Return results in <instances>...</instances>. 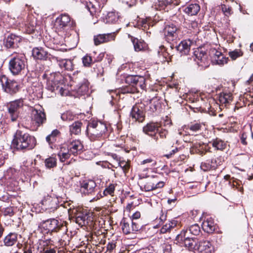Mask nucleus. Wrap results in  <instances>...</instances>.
<instances>
[{"instance_id":"obj_50","label":"nucleus","mask_w":253,"mask_h":253,"mask_svg":"<svg viewBox=\"0 0 253 253\" xmlns=\"http://www.w3.org/2000/svg\"><path fill=\"white\" fill-rule=\"evenodd\" d=\"M221 9L225 15L228 16L232 13L231 7L224 4H221Z\"/></svg>"},{"instance_id":"obj_21","label":"nucleus","mask_w":253,"mask_h":253,"mask_svg":"<svg viewBox=\"0 0 253 253\" xmlns=\"http://www.w3.org/2000/svg\"><path fill=\"white\" fill-rule=\"evenodd\" d=\"M212 247L208 241H202L197 244L196 251L201 253H211Z\"/></svg>"},{"instance_id":"obj_52","label":"nucleus","mask_w":253,"mask_h":253,"mask_svg":"<svg viewBox=\"0 0 253 253\" xmlns=\"http://www.w3.org/2000/svg\"><path fill=\"white\" fill-rule=\"evenodd\" d=\"M118 165L122 168L125 173H126L129 168V165L128 162L125 161H119Z\"/></svg>"},{"instance_id":"obj_38","label":"nucleus","mask_w":253,"mask_h":253,"mask_svg":"<svg viewBox=\"0 0 253 253\" xmlns=\"http://www.w3.org/2000/svg\"><path fill=\"white\" fill-rule=\"evenodd\" d=\"M183 230H188L189 236L192 235H198L200 233V227L198 224H194L189 227L188 228L184 229Z\"/></svg>"},{"instance_id":"obj_45","label":"nucleus","mask_w":253,"mask_h":253,"mask_svg":"<svg viewBox=\"0 0 253 253\" xmlns=\"http://www.w3.org/2000/svg\"><path fill=\"white\" fill-rule=\"evenodd\" d=\"M82 62L83 65L85 67H90L91 64L94 63L92 57L88 54H86L82 58Z\"/></svg>"},{"instance_id":"obj_2","label":"nucleus","mask_w":253,"mask_h":253,"mask_svg":"<svg viewBox=\"0 0 253 253\" xmlns=\"http://www.w3.org/2000/svg\"><path fill=\"white\" fill-rule=\"evenodd\" d=\"M106 124L97 121L88 122L86 127V133L91 141L99 139L107 131Z\"/></svg>"},{"instance_id":"obj_62","label":"nucleus","mask_w":253,"mask_h":253,"mask_svg":"<svg viewBox=\"0 0 253 253\" xmlns=\"http://www.w3.org/2000/svg\"><path fill=\"white\" fill-rule=\"evenodd\" d=\"M105 154L107 155L111 156L114 160H116L118 162H119L120 160V158L116 154H113L109 152H105Z\"/></svg>"},{"instance_id":"obj_47","label":"nucleus","mask_w":253,"mask_h":253,"mask_svg":"<svg viewBox=\"0 0 253 253\" xmlns=\"http://www.w3.org/2000/svg\"><path fill=\"white\" fill-rule=\"evenodd\" d=\"M243 52L240 49H235L229 52V55L232 60H235L237 58L243 55Z\"/></svg>"},{"instance_id":"obj_39","label":"nucleus","mask_w":253,"mask_h":253,"mask_svg":"<svg viewBox=\"0 0 253 253\" xmlns=\"http://www.w3.org/2000/svg\"><path fill=\"white\" fill-rule=\"evenodd\" d=\"M4 244L7 246H11L16 243V234L10 233L4 239Z\"/></svg>"},{"instance_id":"obj_12","label":"nucleus","mask_w":253,"mask_h":253,"mask_svg":"<svg viewBox=\"0 0 253 253\" xmlns=\"http://www.w3.org/2000/svg\"><path fill=\"white\" fill-rule=\"evenodd\" d=\"M178 29L173 24L166 25L164 29V34L169 41L176 40L178 37Z\"/></svg>"},{"instance_id":"obj_36","label":"nucleus","mask_w":253,"mask_h":253,"mask_svg":"<svg viewBox=\"0 0 253 253\" xmlns=\"http://www.w3.org/2000/svg\"><path fill=\"white\" fill-rule=\"evenodd\" d=\"M60 132L57 129L53 130L51 134L46 137V141L50 144H52L56 142L57 138L59 136Z\"/></svg>"},{"instance_id":"obj_40","label":"nucleus","mask_w":253,"mask_h":253,"mask_svg":"<svg viewBox=\"0 0 253 253\" xmlns=\"http://www.w3.org/2000/svg\"><path fill=\"white\" fill-rule=\"evenodd\" d=\"M8 112L11 115V119L12 122L16 121V117L14 116V113L16 111V101L10 102L7 105Z\"/></svg>"},{"instance_id":"obj_53","label":"nucleus","mask_w":253,"mask_h":253,"mask_svg":"<svg viewBox=\"0 0 253 253\" xmlns=\"http://www.w3.org/2000/svg\"><path fill=\"white\" fill-rule=\"evenodd\" d=\"M248 137V135L246 133L243 132L240 135V139L241 143L244 145H247L248 144V142L247 141V139Z\"/></svg>"},{"instance_id":"obj_41","label":"nucleus","mask_w":253,"mask_h":253,"mask_svg":"<svg viewBox=\"0 0 253 253\" xmlns=\"http://www.w3.org/2000/svg\"><path fill=\"white\" fill-rule=\"evenodd\" d=\"M45 166L47 169H51L56 166L57 159L53 157H50L44 161Z\"/></svg>"},{"instance_id":"obj_19","label":"nucleus","mask_w":253,"mask_h":253,"mask_svg":"<svg viewBox=\"0 0 253 253\" xmlns=\"http://www.w3.org/2000/svg\"><path fill=\"white\" fill-rule=\"evenodd\" d=\"M68 149L70 153L74 155H77L83 151L84 146L80 140H75L68 145Z\"/></svg>"},{"instance_id":"obj_23","label":"nucleus","mask_w":253,"mask_h":253,"mask_svg":"<svg viewBox=\"0 0 253 253\" xmlns=\"http://www.w3.org/2000/svg\"><path fill=\"white\" fill-rule=\"evenodd\" d=\"M203 229L207 233H212L215 230V224L211 217H208L202 223Z\"/></svg>"},{"instance_id":"obj_55","label":"nucleus","mask_w":253,"mask_h":253,"mask_svg":"<svg viewBox=\"0 0 253 253\" xmlns=\"http://www.w3.org/2000/svg\"><path fill=\"white\" fill-rule=\"evenodd\" d=\"M4 214L5 215L12 216L14 214L13 209L12 207H8L4 210Z\"/></svg>"},{"instance_id":"obj_24","label":"nucleus","mask_w":253,"mask_h":253,"mask_svg":"<svg viewBox=\"0 0 253 253\" xmlns=\"http://www.w3.org/2000/svg\"><path fill=\"white\" fill-rule=\"evenodd\" d=\"M173 0H158L155 4V8L157 10L168 11V7L172 3Z\"/></svg>"},{"instance_id":"obj_28","label":"nucleus","mask_w":253,"mask_h":253,"mask_svg":"<svg viewBox=\"0 0 253 253\" xmlns=\"http://www.w3.org/2000/svg\"><path fill=\"white\" fill-rule=\"evenodd\" d=\"M200 9V7L198 4H191L186 7L184 9V12L189 15L192 16L196 15Z\"/></svg>"},{"instance_id":"obj_48","label":"nucleus","mask_w":253,"mask_h":253,"mask_svg":"<svg viewBox=\"0 0 253 253\" xmlns=\"http://www.w3.org/2000/svg\"><path fill=\"white\" fill-rule=\"evenodd\" d=\"M9 70L12 75L16 74V57H12L9 61Z\"/></svg>"},{"instance_id":"obj_61","label":"nucleus","mask_w":253,"mask_h":253,"mask_svg":"<svg viewBox=\"0 0 253 253\" xmlns=\"http://www.w3.org/2000/svg\"><path fill=\"white\" fill-rule=\"evenodd\" d=\"M131 220L135 221L139 219L140 217V213L139 211H136L132 215Z\"/></svg>"},{"instance_id":"obj_11","label":"nucleus","mask_w":253,"mask_h":253,"mask_svg":"<svg viewBox=\"0 0 253 253\" xmlns=\"http://www.w3.org/2000/svg\"><path fill=\"white\" fill-rule=\"evenodd\" d=\"M55 26L58 29H64L67 27L73 26V21H71L70 16L66 14H61L55 20Z\"/></svg>"},{"instance_id":"obj_33","label":"nucleus","mask_w":253,"mask_h":253,"mask_svg":"<svg viewBox=\"0 0 253 253\" xmlns=\"http://www.w3.org/2000/svg\"><path fill=\"white\" fill-rule=\"evenodd\" d=\"M177 224V221L175 220L169 221L168 223H166L163 225V227L160 229V233L164 234L167 232H169L171 230L175 227Z\"/></svg>"},{"instance_id":"obj_25","label":"nucleus","mask_w":253,"mask_h":253,"mask_svg":"<svg viewBox=\"0 0 253 253\" xmlns=\"http://www.w3.org/2000/svg\"><path fill=\"white\" fill-rule=\"evenodd\" d=\"M119 15L115 11L109 12L104 20V22L108 24H114L118 22L119 20Z\"/></svg>"},{"instance_id":"obj_29","label":"nucleus","mask_w":253,"mask_h":253,"mask_svg":"<svg viewBox=\"0 0 253 253\" xmlns=\"http://www.w3.org/2000/svg\"><path fill=\"white\" fill-rule=\"evenodd\" d=\"M68 212L71 214H75L76 216V222L80 224H81L82 223H84V222L87 219L86 214H84L83 213H77V210L76 209H73L71 210V209L68 210Z\"/></svg>"},{"instance_id":"obj_30","label":"nucleus","mask_w":253,"mask_h":253,"mask_svg":"<svg viewBox=\"0 0 253 253\" xmlns=\"http://www.w3.org/2000/svg\"><path fill=\"white\" fill-rule=\"evenodd\" d=\"M232 100V95L230 92H223L219 95V101L220 103L224 104L225 106Z\"/></svg>"},{"instance_id":"obj_32","label":"nucleus","mask_w":253,"mask_h":253,"mask_svg":"<svg viewBox=\"0 0 253 253\" xmlns=\"http://www.w3.org/2000/svg\"><path fill=\"white\" fill-rule=\"evenodd\" d=\"M210 143H211L212 146L217 150H223L226 146V143L219 138L213 139Z\"/></svg>"},{"instance_id":"obj_44","label":"nucleus","mask_w":253,"mask_h":253,"mask_svg":"<svg viewBox=\"0 0 253 253\" xmlns=\"http://www.w3.org/2000/svg\"><path fill=\"white\" fill-rule=\"evenodd\" d=\"M25 58L24 56H21V58H17V74L24 69L25 66Z\"/></svg>"},{"instance_id":"obj_34","label":"nucleus","mask_w":253,"mask_h":253,"mask_svg":"<svg viewBox=\"0 0 253 253\" xmlns=\"http://www.w3.org/2000/svg\"><path fill=\"white\" fill-rule=\"evenodd\" d=\"M116 185L114 184H110L107 186L104 190L102 195L101 193L99 195L97 196L96 200L99 199L100 197L107 196H113L114 194V191L115 189Z\"/></svg>"},{"instance_id":"obj_26","label":"nucleus","mask_w":253,"mask_h":253,"mask_svg":"<svg viewBox=\"0 0 253 253\" xmlns=\"http://www.w3.org/2000/svg\"><path fill=\"white\" fill-rule=\"evenodd\" d=\"M131 41L135 51H142L146 47V44L143 41L139 40L138 39L132 37H131Z\"/></svg>"},{"instance_id":"obj_56","label":"nucleus","mask_w":253,"mask_h":253,"mask_svg":"<svg viewBox=\"0 0 253 253\" xmlns=\"http://www.w3.org/2000/svg\"><path fill=\"white\" fill-rule=\"evenodd\" d=\"M148 163H152L151 166H155L156 164V162L152 159L149 158L143 160L140 163L141 165H145Z\"/></svg>"},{"instance_id":"obj_49","label":"nucleus","mask_w":253,"mask_h":253,"mask_svg":"<svg viewBox=\"0 0 253 253\" xmlns=\"http://www.w3.org/2000/svg\"><path fill=\"white\" fill-rule=\"evenodd\" d=\"M188 127L190 130L194 132H197L201 130L202 125L200 123H198L191 124L188 126Z\"/></svg>"},{"instance_id":"obj_15","label":"nucleus","mask_w":253,"mask_h":253,"mask_svg":"<svg viewBox=\"0 0 253 253\" xmlns=\"http://www.w3.org/2000/svg\"><path fill=\"white\" fill-rule=\"evenodd\" d=\"M31 117L33 124L37 126H39L46 121L45 114L41 110H33Z\"/></svg>"},{"instance_id":"obj_5","label":"nucleus","mask_w":253,"mask_h":253,"mask_svg":"<svg viewBox=\"0 0 253 253\" xmlns=\"http://www.w3.org/2000/svg\"><path fill=\"white\" fill-rule=\"evenodd\" d=\"M176 240L190 251H196L197 241L194 238L189 236L188 230H182L177 235Z\"/></svg>"},{"instance_id":"obj_16","label":"nucleus","mask_w":253,"mask_h":253,"mask_svg":"<svg viewBox=\"0 0 253 253\" xmlns=\"http://www.w3.org/2000/svg\"><path fill=\"white\" fill-rule=\"evenodd\" d=\"M96 183L92 180H84L80 184L81 191L84 194H91L95 191Z\"/></svg>"},{"instance_id":"obj_63","label":"nucleus","mask_w":253,"mask_h":253,"mask_svg":"<svg viewBox=\"0 0 253 253\" xmlns=\"http://www.w3.org/2000/svg\"><path fill=\"white\" fill-rule=\"evenodd\" d=\"M178 149L177 148H175L174 149H173L169 154H167L165 155V156L168 158H170L171 157V156L175 154L177 151Z\"/></svg>"},{"instance_id":"obj_17","label":"nucleus","mask_w":253,"mask_h":253,"mask_svg":"<svg viewBox=\"0 0 253 253\" xmlns=\"http://www.w3.org/2000/svg\"><path fill=\"white\" fill-rule=\"evenodd\" d=\"M41 203L45 209L54 211L58 207V200L56 197L47 195L42 200Z\"/></svg>"},{"instance_id":"obj_18","label":"nucleus","mask_w":253,"mask_h":253,"mask_svg":"<svg viewBox=\"0 0 253 253\" xmlns=\"http://www.w3.org/2000/svg\"><path fill=\"white\" fill-rule=\"evenodd\" d=\"M115 38V33H109L107 34H99L94 37V42L95 45H98L103 42L114 41Z\"/></svg>"},{"instance_id":"obj_20","label":"nucleus","mask_w":253,"mask_h":253,"mask_svg":"<svg viewBox=\"0 0 253 253\" xmlns=\"http://www.w3.org/2000/svg\"><path fill=\"white\" fill-rule=\"evenodd\" d=\"M192 42L190 40L181 41L176 46V49L181 55H187L190 50Z\"/></svg>"},{"instance_id":"obj_22","label":"nucleus","mask_w":253,"mask_h":253,"mask_svg":"<svg viewBox=\"0 0 253 253\" xmlns=\"http://www.w3.org/2000/svg\"><path fill=\"white\" fill-rule=\"evenodd\" d=\"M32 55L34 58L40 60H46L48 58V53L42 47L33 48Z\"/></svg>"},{"instance_id":"obj_8","label":"nucleus","mask_w":253,"mask_h":253,"mask_svg":"<svg viewBox=\"0 0 253 253\" xmlns=\"http://www.w3.org/2000/svg\"><path fill=\"white\" fill-rule=\"evenodd\" d=\"M160 126L157 123L151 122L143 126V131L146 134L153 138L155 141H158L157 134L158 132Z\"/></svg>"},{"instance_id":"obj_14","label":"nucleus","mask_w":253,"mask_h":253,"mask_svg":"<svg viewBox=\"0 0 253 253\" xmlns=\"http://www.w3.org/2000/svg\"><path fill=\"white\" fill-rule=\"evenodd\" d=\"M195 60L199 66L206 67L208 64L207 55L202 48L197 49L194 52Z\"/></svg>"},{"instance_id":"obj_35","label":"nucleus","mask_w":253,"mask_h":253,"mask_svg":"<svg viewBox=\"0 0 253 253\" xmlns=\"http://www.w3.org/2000/svg\"><path fill=\"white\" fill-rule=\"evenodd\" d=\"M59 82L57 80H53L49 79L47 81L46 89L48 90L53 92L55 89L59 88Z\"/></svg>"},{"instance_id":"obj_46","label":"nucleus","mask_w":253,"mask_h":253,"mask_svg":"<svg viewBox=\"0 0 253 253\" xmlns=\"http://www.w3.org/2000/svg\"><path fill=\"white\" fill-rule=\"evenodd\" d=\"M157 187H155V184L152 181L149 177L147 182L144 185V189L145 191H150L157 189Z\"/></svg>"},{"instance_id":"obj_1","label":"nucleus","mask_w":253,"mask_h":253,"mask_svg":"<svg viewBox=\"0 0 253 253\" xmlns=\"http://www.w3.org/2000/svg\"><path fill=\"white\" fill-rule=\"evenodd\" d=\"M126 82L128 85L119 89L121 93H133L138 91V87L144 89L145 85V79L140 76H128L126 79Z\"/></svg>"},{"instance_id":"obj_6","label":"nucleus","mask_w":253,"mask_h":253,"mask_svg":"<svg viewBox=\"0 0 253 253\" xmlns=\"http://www.w3.org/2000/svg\"><path fill=\"white\" fill-rule=\"evenodd\" d=\"M209 54L213 64L221 66L228 62V58L225 57L221 52L216 48L211 47L210 49Z\"/></svg>"},{"instance_id":"obj_7","label":"nucleus","mask_w":253,"mask_h":253,"mask_svg":"<svg viewBox=\"0 0 253 253\" xmlns=\"http://www.w3.org/2000/svg\"><path fill=\"white\" fill-rule=\"evenodd\" d=\"M5 184L8 191L14 192L16 190V169L14 168L8 169L5 174Z\"/></svg>"},{"instance_id":"obj_64","label":"nucleus","mask_w":253,"mask_h":253,"mask_svg":"<svg viewBox=\"0 0 253 253\" xmlns=\"http://www.w3.org/2000/svg\"><path fill=\"white\" fill-rule=\"evenodd\" d=\"M115 247L116 244L113 242L109 243L107 246V250L110 251L113 250Z\"/></svg>"},{"instance_id":"obj_3","label":"nucleus","mask_w":253,"mask_h":253,"mask_svg":"<svg viewBox=\"0 0 253 253\" xmlns=\"http://www.w3.org/2000/svg\"><path fill=\"white\" fill-rule=\"evenodd\" d=\"M42 228L49 233L60 232L62 234H66L68 231L66 222L61 219L51 218L42 221L41 223Z\"/></svg>"},{"instance_id":"obj_43","label":"nucleus","mask_w":253,"mask_h":253,"mask_svg":"<svg viewBox=\"0 0 253 253\" xmlns=\"http://www.w3.org/2000/svg\"><path fill=\"white\" fill-rule=\"evenodd\" d=\"M75 115L70 111H67L61 116V118L63 121L69 122L74 119Z\"/></svg>"},{"instance_id":"obj_59","label":"nucleus","mask_w":253,"mask_h":253,"mask_svg":"<svg viewBox=\"0 0 253 253\" xmlns=\"http://www.w3.org/2000/svg\"><path fill=\"white\" fill-rule=\"evenodd\" d=\"M88 91V87L86 84H83L78 89V92L82 93H84Z\"/></svg>"},{"instance_id":"obj_31","label":"nucleus","mask_w":253,"mask_h":253,"mask_svg":"<svg viewBox=\"0 0 253 253\" xmlns=\"http://www.w3.org/2000/svg\"><path fill=\"white\" fill-rule=\"evenodd\" d=\"M58 65L61 68H64L68 71H72L74 69V65L71 60L61 59L57 60Z\"/></svg>"},{"instance_id":"obj_4","label":"nucleus","mask_w":253,"mask_h":253,"mask_svg":"<svg viewBox=\"0 0 253 253\" xmlns=\"http://www.w3.org/2000/svg\"><path fill=\"white\" fill-rule=\"evenodd\" d=\"M36 145V138L27 133L17 131V150L32 149Z\"/></svg>"},{"instance_id":"obj_60","label":"nucleus","mask_w":253,"mask_h":253,"mask_svg":"<svg viewBox=\"0 0 253 253\" xmlns=\"http://www.w3.org/2000/svg\"><path fill=\"white\" fill-rule=\"evenodd\" d=\"M10 148L13 149L12 152H14L16 149V133L13 134V139L11 142Z\"/></svg>"},{"instance_id":"obj_51","label":"nucleus","mask_w":253,"mask_h":253,"mask_svg":"<svg viewBox=\"0 0 253 253\" xmlns=\"http://www.w3.org/2000/svg\"><path fill=\"white\" fill-rule=\"evenodd\" d=\"M72 154L70 153L69 150L68 149V152H60L58 154V156L59 157L60 160L61 162H63L66 159L69 158L70 155Z\"/></svg>"},{"instance_id":"obj_57","label":"nucleus","mask_w":253,"mask_h":253,"mask_svg":"<svg viewBox=\"0 0 253 253\" xmlns=\"http://www.w3.org/2000/svg\"><path fill=\"white\" fill-rule=\"evenodd\" d=\"M201 168L204 171H208L211 169V165L209 163H202Z\"/></svg>"},{"instance_id":"obj_27","label":"nucleus","mask_w":253,"mask_h":253,"mask_svg":"<svg viewBox=\"0 0 253 253\" xmlns=\"http://www.w3.org/2000/svg\"><path fill=\"white\" fill-rule=\"evenodd\" d=\"M162 176V174L161 173H156L155 175L149 176L155 184V187H157L158 189L163 187L165 185V182L161 180Z\"/></svg>"},{"instance_id":"obj_37","label":"nucleus","mask_w":253,"mask_h":253,"mask_svg":"<svg viewBox=\"0 0 253 253\" xmlns=\"http://www.w3.org/2000/svg\"><path fill=\"white\" fill-rule=\"evenodd\" d=\"M82 123L79 121L75 122L70 126V131L71 134H79L81 131Z\"/></svg>"},{"instance_id":"obj_10","label":"nucleus","mask_w":253,"mask_h":253,"mask_svg":"<svg viewBox=\"0 0 253 253\" xmlns=\"http://www.w3.org/2000/svg\"><path fill=\"white\" fill-rule=\"evenodd\" d=\"M0 82L5 92L10 94L15 93L16 85L14 80H8L5 76H0Z\"/></svg>"},{"instance_id":"obj_42","label":"nucleus","mask_w":253,"mask_h":253,"mask_svg":"<svg viewBox=\"0 0 253 253\" xmlns=\"http://www.w3.org/2000/svg\"><path fill=\"white\" fill-rule=\"evenodd\" d=\"M16 38V35L10 34L6 39L4 44L7 48L12 47L14 43V40Z\"/></svg>"},{"instance_id":"obj_9","label":"nucleus","mask_w":253,"mask_h":253,"mask_svg":"<svg viewBox=\"0 0 253 253\" xmlns=\"http://www.w3.org/2000/svg\"><path fill=\"white\" fill-rule=\"evenodd\" d=\"M131 117L135 121L142 122L145 117V113L142 104H136L133 106L130 112Z\"/></svg>"},{"instance_id":"obj_54","label":"nucleus","mask_w":253,"mask_h":253,"mask_svg":"<svg viewBox=\"0 0 253 253\" xmlns=\"http://www.w3.org/2000/svg\"><path fill=\"white\" fill-rule=\"evenodd\" d=\"M158 133L160 138L164 139L166 138L168 131L166 129L162 128L161 130L159 129Z\"/></svg>"},{"instance_id":"obj_58","label":"nucleus","mask_w":253,"mask_h":253,"mask_svg":"<svg viewBox=\"0 0 253 253\" xmlns=\"http://www.w3.org/2000/svg\"><path fill=\"white\" fill-rule=\"evenodd\" d=\"M122 2L126 5H127L128 7H131L134 5H135L136 0H121Z\"/></svg>"},{"instance_id":"obj_13","label":"nucleus","mask_w":253,"mask_h":253,"mask_svg":"<svg viewBox=\"0 0 253 253\" xmlns=\"http://www.w3.org/2000/svg\"><path fill=\"white\" fill-rule=\"evenodd\" d=\"M141 227V225L137 221L131 220L130 223L124 221L122 229L124 233L129 234L138 231Z\"/></svg>"}]
</instances>
